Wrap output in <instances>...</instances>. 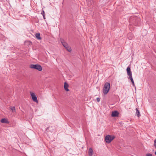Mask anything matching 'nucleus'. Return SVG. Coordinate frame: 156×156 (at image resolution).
Instances as JSON below:
<instances>
[{
  "mask_svg": "<svg viewBox=\"0 0 156 156\" xmlns=\"http://www.w3.org/2000/svg\"><path fill=\"white\" fill-rule=\"evenodd\" d=\"M1 122L3 123H9V122L5 118L2 119L1 120Z\"/></svg>",
  "mask_w": 156,
  "mask_h": 156,
  "instance_id": "obj_10",
  "label": "nucleus"
},
{
  "mask_svg": "<svg viewBox=\"0 0 156 156\" xmlns=\"http://www.w3.org/2000/svg\"><path fill=\"white\" fill-rule=\"evenodd\" d=\"M9 108L12 112H16V109L15 107L11 106L9 107Z\"/></svg>",
  "mask_w": 156,
  "mask_h": 156,
  "instance_id": "obj_15",
  "label": "nucleus"
},
{
  "mask_svg": "<svg viewBox=\"0 0 156 156\" xmlns=\"http://www.w3.org/2000/svg\"><path fill=\"white\" fill-rule=\"evenodd\" d=\"M126 71L127 73V75H130L132 74V73L131 71L130 67L128 66L126 69Z\"/></svg>",
  "mask_w": 156,
  "mask_h": 156,
  "instance_id": "obj_11",
  "label": "nucleus"
},
{
  "mask_svg": "<svg viewBox=\"0 0 156 156\" xmlns=\"http://www.w3.org/2000/svg\"><path fill=\"white\" fill-rule=\"evenodd\" d=\"M115 137L113 136L107 135L105 137V140L107 143L109 144L115 138Z\"/></svg>",
  "mask_w": 156,
  "mask_h": 156,
  "instance_id": "obj_4",
  "label": "nucleus"
},
{
  "mask_svg": "<svg viewBox=\"0 0 156 156\" xmlns=\"http://www.w3.org/2000/svg\"><path fill=\"white\" fill-rule=\"evenodd\" d=\"M146 156H153L150 153H148L146 154Z\"/></svg>",
  "mask_w": 156,
  "mask_h": 156,
  "instance_id": "obj_20",
  "label": "nucleus"
},
{
  "mask_svg": "<svg viewBox=\"0 0 156 156\" xmlns=\"http://www.w3.org/2000/svg\"><path fill=\"white\" fill-rule=\"evenodd\" d=\"M43 16L44 19H45V15H43Z\"/></svg>",
  "mask_w": 156,
  "mask_h": 156,
  "instance_id": "obj_23",
  "label": "nucleus"
},
{
  "mask_svg": "<svg viewBox=\"0 0 156 156\" xmlns=\"http://www.w3.org/2000/svg\"><path fill=\"white\" fill-rule=\"evenodd\" d=\"M155 154L156 155V151L155 152Z\"/></svg>",
  "mask_w": 156,
  "mask_h": 156,
  "instance_id": "obj_24",
  "label": "nucleus"
},
{
  "mask_svg": "<svg viewBox=\"0 0 156 156\" xmlns=\"http://www.w3.org/2000/svg\"><path fill=\"white\" fill-rule=\"evenodd\" d=\"M96 99L97 101L98 102H99L100 101V98H97Z\"/></svg>",
  "mask_w": 156,
  "mask_h": 156,
  "instance_id": "obj_21",
  "label": "nucleus"
},
{
  "mask_svg": "<svg viewBox=\"0 0 156 156\" xmlns=\"http://www.w3.org/2000/svg\"><path fill=\"white\" fill-rule=\"evenodd\" d=\"M133 37V35L131 33H129L127 36L128 38L130 40H131L132 39Z\"/></svg>",
  "mask_w": 156,
  "mask_h": 156,
  "instance_id": "obj_13",
  "label": "nucleus"
},
{
  "mask_svg": "<svg viewBox=\"0 0 156 156\" xmlns=\"http://www.w3.org/2000/svg\"><path fill=\"white\" fill-rule=\"evenodd\" d=\"M154 144L155 148L156 149V139L154 140Z\"/></svg>",
  "mask_w": 156,
  "mask_h": 156,
  "instance_id": "obj_19",
  "label": "nucleus"
},
{
  "mask_svg": "<svg viewBox=\"0 0 156 156\" xmlns=\"http://www.w3.org/2000/svg\"><path fill=\"white\" fill-rule=\"evenodd\" d=\"M41 14L42 15H45V12H44V10H43L41 12Z\"/></svg>",
  "mask_w": 156,
  "mask_h": 156,
  "instance_id": "obj_22",
  "label": "nucleus"
},
{
  "mask_svg": "<svg viewBox=\"0 0 156 156\" xmlns=\"http://www.w3.org/2000/svg\"><path fill=\"white\" fill-rule=\"evenodd\" d=\"M30 93L33 100L35 102L38 103V101L37 100V97L35 95L34 93L32 92H30Z\"/></svg>",
  "mask_w": 156,
  "mask_h": 156,
  "instance_id": "obj_5",
  "label": "nucleus"
},
{
  "mask_svg": "<svg viewBox=\"0 0 156 156\" xmlns=\"http://www.w3.org/2000/svg\"><path fill=\"white\" fill-rule=\"evenodd\" d=\"M131 81L132 83V84H133V86L134 87H135V85L134 84V82L133 79L131 80Z\"/></svg>",
  "mask_w": 156,
  "mask_h": 156,
  "instance_id": "obj_17",
  "label": "nucleus"
},
{
  "mask_svg": "<svg viewBox=\"0 0 156 156\" xmlns=\"http://www.w3.org/2000/svg\"><path fill=\"white\" fill-rule=\"evenodd\" d=\"M30 67L31 69H36L40 71L42 70L41 66L38 64H31L30 65Z\"/></svg>",
  "mask_w": 156,
  "mask_h": 156,
  "instance_id": "obj_3",
  "label": "nucleus"
},
{
  "mask_svg": "<svg viewBox=\"0 0 156 156\" xmlns=\"http://www.w3.org/2000/svg\"><path fill=\"white\" fill-rule=\"evenodd\" d=\"M119 113L116 111H115L112 112V116L113 117H117L119 116Z\"/></svg>",
  "mask_w": 156,
  "mask_h": 156,
  "instance_id": "obj_6",
  "label": "nucleus"
},
{
  "mask_svg": "<svg viewBox=\"0 0 156 156\" xmlns=\"http://www.w3.org/2000/svg\"><path fill=\"white\" fill-rule=\"evenodd\" d=\"M129 22L130 23L135 26H139L141 20L140 18L137 16H132L130 17Z\"/></svg>",
  "mask_w": 156,
  "mask_h": 156,
  "instance_id": "obj_1",
  "label": "nucleus"
},
{
  "mask_svg": "<svg viewBox=\"0 0 156 156\" xmlns=\"http://www.w3.org/2000/svg\"><path fill=\"white\" fill-rule=\"evenodd\" d=\"M61 42L62 44L63 45V46L65 48H66L68 46H69L68 44L65 41H64V40L63 39H61Z\"/></svg>",
  "mask_w": 156,
  "mask_h": 156,
  "instance_id": "obj_7",
  "label": "nucleus"
},
{
  "mask_svg": "<svg viewBox=\"0 0 156 156\" xmlns=\"http://www.w3.org/2000/svg\"><path fill=\"white\" fill-rule=\"evenodd\" d=\"M35 36L36 37V38L38 39V40H41V38L40 37V34L39 33H36L35 34Z\"/></svg>",
  "mask_w": 156,
  "mask_h": 156,
  "instance_id": "obj_12",
  "label": "nucleus"
},
{
  "mask_svg": "<svg viewBox=\"0 0 156 156\" xmlns=\"http://www.w3.org/2000/svg\"><path fill=\"white\" fill-rule=\"evenodd\" d=\"M93 153V151L91 148H90L89 149L88 154L89 156H92Z\"/></svg>",
  "mask_w": 156,
  "mask_h": 156,
  "instance_id": "obj_9",
  "label": "nucleus"
},
{
  "mask_svg": "<svg viewBox=\"0 0 156 156\" xmlns=\"http://www.w3.org/2000/svg\"><path fill=\"white\" fill-rule=\"evenodd\" d=\"M136 115L138 117H139L140 116V114L137 108H136Z\"/></svg>",
  "mask_w": 156,
  "mask_h": 156,
  "instance_id": "obj_14",
  "label": "nucleus"
},
{
  "mask_svg": "<svg viewBox=\"0 0 156 156\" xmlns=\"http://www.w3.org/2000/svg\"><path fill=\"white\" fill-rule=\"evenodd\" d=\"M110 88V83L108 82L105 83L103 89V93L105 95L106 94L109 92Z\"/></svg>",
  "mask_w": 156,
  "mask_h": 156,
  "instance_id": "obj_2",
  "label": "nucleus"
},
{
  "mask_svg": "<svg viewBox=\"0 0 156 156\" xmlns=\"http://www.w3.org/2000/svg\"><path fill=\"white\" fill-rule=\"evenodd\" d=\"M128 76H129V78L130 79V80H131L133 79V78H132V74L129 75H128Z\"/></svg>",
  "mask_w": 156,
  "mask_h": 156,
  "instance_id": "obj_18",
  "label": "nucleus"
},
{
  "mask_svg": "<svg viewBox=\"0 0 156 156\" xmlns=\"http://www.w3.org/2000/svg\"><path fill=\"white\" fill-rule=\"evenodd\" d=\"M69 86L68 83L66 82H65L64 84V88L65 90L67 91H69V90L68 88Z\"/></svg>",
  "mask_w": 156,
  "mask_h": 156,
  "instance_id": "obj_8",
  "label": "nucleus"
},
{
  "mask_svg": "<svg viewBox=\"0 0 156 156\" xmlns=\"http://www.w3.org/2000/svg\"><path fill=\"white\" fill-rule=\"evenodd\" d=\"M66 48L67 50V51H69V52H70L71 51V50H72L71 48H70V47H69V46H68Z\"/></svg>",
  "mask_w": 156,
  "mask_h": 156,
  "instance_id": "obj_16",
  "label": "nucleus"
}]
</instances>
